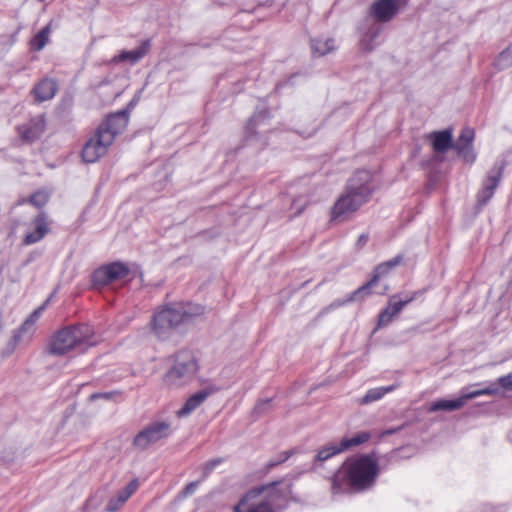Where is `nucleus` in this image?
<instances>
[{
	"label": "nucleus",
	"mask_w": 512,
	"mask_h": 512,
	"mask_svg": "<svg viewBox=\"0 0 512 512\" xmlns=\"http://www.w3.org/2000/svg\"><path fill=\"white\" fill-rule=\"evenodd\" d=\"M129 122V112L121 110L110 114L98 126L95 134L87 140L82 149V159L86 163H95L103 157L117 135L121 134Z\"/></svg>",
	"instance_id": "f257e3e1"
},
{
	"label": "nucleus",
	"mask_w": 512,
	"mask_h": 512,
	"mask_svg": "<svg viewBox=\"0 0 512 512\" xmlns=\"http://www.w3.org/2000/svg\"><path fill=\"white\" fill-rule=\"evenodd\" d=\"M372 174L367 170L356 171L348 180L343 193L331 210V218L345 219L367 203L373 193Z\"/></svg>",
	"instance_id": "f03ea898"
},
{
	"label": "nucleus",
	"mask_w": 512,
	"mask_h": 512,
	"mask_svg": "<svg viewBox=\"0 0 512 512\" xmlns=\"http://www.w3.org/2000/svg\"><path fill=\"white\" fill-rule=\"evenodd\" d=\"M378 473V464L371 456L363 455L352 459L344 463L342 469L335 474L332 481L333 492L345 490L341 484L342 480H345L346 485L355 492L370 489L375 484Z\"/></svg>",
	"instance_id": "7ed1b4c3"
},
{
	"label": "nucleus",
	"mask_w": 512,
	"mask_h": 512,
	"mask_svg": "<svg viewBox=\"0 0 512 512\" xmlns=\"http://www.w3.org/2000/svg\"><path fill=\"white\" fill-rule=\"evenodd\" d=\"M278 482L255 487L248 491L235 506V512H276L286 505V491L277 488Z\"/></svg>",
	"instance_id": "20e7f679"
},
{
	"label": "nucleus",
	"mask_w": 512,
	"mask_h": 512,
	"mask_svg": "<svg viewBox=\"0 0 512 512\" xmlns=\"http://www.w3.org/2000/svg\"><path fill=\"white\" fill-rule=\"evenodd\" d=\"M96 345L94 330L87 324L69 326L58 331L51 339L49 351L61 356L72 350L86 351Z\"/></svg>",
	"instance_id": "39448f33"
},
{
	"label": "nucleus",
	"mask_w": 512,
	"mask_h": 512,
	"mask_svg": "<svg viewBox=\"0 0 512 512\" xmlns=\"http://www.w3.org/2000/svg\"><path fill=\"white\" fill-rule=\"evenodd\" d=\"M198 365L194 354L189 350H181L175 355L173 366L164 376L169 387H181L189 383L195 376Z\"/></svg>",
	"instance_id": "423d86ee"
},
{
	"label": "nucleus",
	"mask_w": 512,
	"mask_h": 512,
	"mask_svg": "<svg viewBox=\"0 0 512 512\" xmlns=\"http://www.w3.org/2000/svg\"><path fill=\"white\" fill-rule=\"evenodd\" d=\"M180 324H182L181 314H179L173 304L163 307L154 314L151 321V329L157 338L164 340Z\"/></svg>",
	"instance_id": "0eeeda50"
},
{
	"label": "nucleus",
	"mask_w": 512,
	"mask_h": 512,
	"mask_svg": "<svg viewBox=\"0 0 512 512\" xmlns=\"http://www.w3.org/2000/svg\"><path fill=\"white\" fill-rule=\"evenodd\" d=\"M170 434L171 425L169 422H152L135 435L133 446L139 450H145L149 446L168 438Z\"/></svg>",
	"instance_id": "6e6552de"
},
{
	"label": "nucleus",
	"mask_w": 512,
	"mask_h": 512,
	"mask_svg": "<svg viewBox=\"0 0 512 512\" xmlns=\"http://www.w3.org/2000/svg\"><path fill=\"white\" fill-rule=\"evenodd\" d=\"M498 391V388L496 385L488 386L483 389L474 390L471 392L463 393L460 397L457 399H440L437 401H434L430 407L429 412H436L440 410L444 411H454L462 408L466 402L470 399H474L476 397L482 396V395H495V393Z\"/></svg>",
	"instance_id": "1a4fd4ad"
},
{
	"label": "nucleus",
	"mask_w": 512,
	"mask_h": 512,
	"mask_svg": "<svg viewBox=\"0 0 512 512\" xmlns=\"http://www.w3.org/2000/svg\"><path fill=\"white\" fill-rule=\"evenodd\" d=\"M505 168L504 160H497L489 170L486 179L483 181V187L477 194V202L483 206L493 197L494 192L502 178Z\"/></svg>",
	"instance_id": "9d476101"
},
{
	"label": "nucleus",
	"mask_w": 512,
	"mask_h": 512,
	"mask_svg": "<svg viewBox=\"0 0 512 512\" xmlns=\"http://www.w3.org/2000/svg\"><path fill=\"white\" fill-rule=\"evenodd\" d=\"M129 268L121 262H113L96 269L92 275L95 286H105L113 281L125 278Z\"/></svg>",
	"instance_id": "9b49d317"
},
{
	"label": "nucleus",
	"mask_w": 512,
	"mask_h": 512,
	"mask_svg": "<svg viewBox=\"0 0 512 512\" xmlns=\"http://www.w3.org/2000/svg\"><path fill=\"white\" fill-rule=\"evenodd\" d=\"M475 132L473 129L466 127L462 129L453 149L463 162L472 165L477 159V153L473 146Z\"/></svg>",
	"instance_id": "f8f14e48"
},
{
	"label": "nucleus",
	"mask_w": 512,
	"mask_h": 512,
	"mask_svg": "<svg viewBox=\"0 0 512 512\" xmlns=\"http://www.w3.org/2000/svg\"><path fill=\"white\" fill-rule=\"evenodd\" d=\"M404 0H378L370 7V15L379 23L391 21L399 12Z\"/></svg>",
	"instance_id": "ddd939ff"
},
{
	"label": "nucleus",
	"mask_w": 512,
	"mask_h": 512,
	"mask_svg": "<svg viewBox=\"0 0 512 512\" xmlns=\"http://www.w3.org/2000/svg\"><path fill=\"white\" fill-rule=\"evenodd\" d=\"M419 291L412 293L405 299H400L398 295H393L389 299L388 306L380 313L378 319V327L387 326L392 319L410 302L418 297Z\"/></svg>",
	"instance_id": "4468645a"
},
{
	"label": "nucleus",
	"mask_w": 512,
	"mask_h": 512,
	"mask_svg": "<svg viewBox=\"0 0 512 512\" xmlns=\"http://www.w3.org/2000/svg\"><path fill=\"white\" fill-rule=\"evenodd\" d=\"M427 140L432 145L433 150L436 153L444 154L450 148H453V134L451 129H445L441 131H433L426 136Z\"/></svg>",
	"instance_id": "2eb2a0df"
},
{
	"label": "nucleus",
	"mask_w": 512,
	"mask_h": 512,
	"mask_svg": "<svg viewBox=\"0 0 512 512\" xmlns=\"http://www.w3.org/2000/svg\"><path fill=\"white\" fill-rule=\"evenodd\" d=\"M138 487L139 482L137 479L130 481L123 489L117 492L115 497L110 498L105 510L107 512L119 511L128 499L138 490Z\"/></svg>",
	"instance_id": "dca6fc26"
},
{
	"label": "nucleus",
	"mask_w": 512,
	"mask_h": 512,
	"mask_svg": "<svg viewBox=\"0 0 512 512\" xmlns=\"http://www.w3.org/2000/svg\"><path fill=\"white\" fill-rule=\"evenodd\" d=\"M34 230L25 235L24 243L31 245L42 240L49 231L47 215L40 212L33 220Z\"/></svg>",
	"instance_id": "f3484780"
},
{
	"label": "nucleus",
	"mask_w": 512,
	"mask_h": 512,
	"mask_svg": "<svg viewBox=\"0 0 512 512\" xmlns=\"http://www.w3.org/2000/svg\"><path fill=\"white\" fill-rule=\"evenodd\" d=\"M382 30L383 28L379 23L374 22L369 24L359 40L360 49L364 52L373 51L378 44L377 39L382 33Z\"/></svg>",
	"instance_id": "a211bd4d"
},
{
	"label": "nucleus",
	"mask_w": 512,
	"mask_h": 512,
	"mask_svg": "<svg viewBox=\"0 0 512 512\" xmlns=\"http://www.w3.org/2000/svg\"><path fill=\"white\" fill-rule=\"evenodd\" d=\"M218 390L215 386L204 388L195 394H193L184 404V406L178 411L179 416H186L200 406L208 396L215 393Z\"/></svg>",
	"instance_id": "6ab92c4d"
},
{
	"label": "nucleus",
	"mask_w": 512,
	"mask_h": 512,
	"mask_svg": "<svg viewBox=\"0 0 512 512\" xmlns=\"http://www.w3.org/2000/svg\"><path fill=\"white\" fill-rule=\"evenodd\" d=\"M45 130V119L43 116H37L20 128L22 138L33 142L38 139Z\"/></svg>",
	"instance_id": "aec40b11"
},
{
	"label": "nucleus",
	"mask_w": 512,
	"mask_h": 512,
	"mask_svg": "<svg viewBox=\"0 0 512 512\" xmlns=\"http://www.w3.org/2000/svg\"><path fill=\"white\" fill-rule=\"evenodd\" d=\"M58 90L57 82L51 78L42 79L33 89L36 101L44 102L52 99Z\"/></svg>",
	"instance_id": "412c9836"
},
{
	"label": "nucleus",
	"mask_w": 512,
	"mask_h": 512,
	"mask_svg": "<svg viewBox=\"0 0 512 512\" xmlns=\"http://www.w3.org/2000/svg\"><path fill=\"white\" fill-rule=\"evenodd\" d=\"M151 43L149 40H145L139 47L131 51H122L119 55L113 58V62H124L128 61L130 64H136L139 62L150 50Z\"/></svg>",
	"instance_id": "4be33fe9"
},
{
	"label": "nucleus",
	"mask_w": 512,
	"mask_h": 512,
	"mask_svg": "<svg viewBox=\"0 0 512 512\" xmlns=\"http://www.w3.org/2000/svg\"><path fill=\"white\" fill-rule=\"evenodd\" d=\"M390 270L388 269H380V264L375 268L374 275L370 281H368L363 286L359 287L357 290H355L350 298L349 301L359 300L366 295L370 294L371 290L376 286L378 280L389 273Z\"/></svg>",
	"instance_id": "5701e85b"
},
{
	"label": "nucleus",
	"mask_w": 512,
	"mask_h": 512,
	"mask_svg": "<svg viewBox=\"0 0 512 512\" xmlns=\"http://www.w3.org/2000/svg\"><path fill=\"white\" fill-rule=\"evenodd\" d=\"M176 310L181 314L182 323L190 322L194 317L204 313V307L193 303L174 304Z\"/></svg>",
	"instance_id": "b1692460"
},
{
	"label": "nucleus",
	"mask_w": 512,
	"mask_h": 512,
	"mask_svg": "<svg viewBox=\"0 0 512 512\" xmlns=\"http://www.w3.org/2000/svg\"><path fill=\"white\" fill-rule=\"evenodd\" d=\"M311 49L314 54L324 56L335 50V40L333 38H317L311 41Z\"/></svg>",
	"instance_id": "393cba45"
},
{
	"label": "nucleus",
	"mask_w": 512,
	"mask_h": 512,
	"mask_svg": "<svg viewBox=\"0 0 512 512\" xmlns=\"http://www.w3.org/2000/svg\"><path fill=\"white\" fill-rule=\"evenodd\" d=\"M398 384H392L386 387L372 388L367 391L365 396L360 400L361 404H369L380 400L385 394L394 391Z\"/></svg>",
	"instance_id": "a878e982"
},
{
	"label": "nucleus",
	"mask_w": 512,
	"mask_h": 512,
	"mask_svg": "<svg viewBox=\"0 0 512 512\" xmlns=\"http://www.w3.org/2000/svg\"><path fill=\"white\" fill-rule=\"evenodd\" d=\"M370 437H371V434L369 432L362 431V432L355 434L352 437L343 438L341 440L339 446L343 452L351 447L358 446V445H361V444L367 442L370 439Z\"/></svg>",
	"instance_id": "bb28decb"
},
{
	"label": "nucleus",
	"mask_w": 512,
	"mask_h": 512,
	"mask_svg": "<svg viewBox=\"0 0 512 512\" xmlns=\"http://www.w3.org/2000/svg\"><path fill=\"white\" fill-rule=\"evenodd\" d=\"M50 35V25L42 28L31 40L30 45L33 50H42L48 42Z\"/></svg>",
	"instance_id": "cd10ccee"
},
{
	"label": "nucleus",
	"mask_w": 512,
	"mask_h": 512,
	"mask_svg": "<svg viewBox=\"0 0 512 512\" xmlns=\"http://www.w3.org/2000/svg\"><path fill=\"white\" fill-rule=\"evenodd\" d=\"M269 119V113L266 110L259 111L255 113L249 120L247 124V131L251 134L257 133V128L261 125H264L265 122Z\"/></svg>",
	"instance_id": "c85d7f7f"
},
{
	"label": "nucleus",
	"mask_w": 512,
	"mask_h": 512,
	"mask_svg": "<svg viewBox=\"0 0 512 512\" xmlns=\"http://www.w3.org/2000/svg\"><path fill=\"white\" fill-rule=\"evenodd\" d=\"M494 65L499 70H504L512 66V44L499 53L494 61Z\"/></svg>",
	"instance_id": "c756f323"
},
{
	"label": "nucleus",
	"mask_w": 512,
	"mask_h": 512,
	"mask_svg": "<svg viewBox=\"0 0 512 512\" xmlns=\"http://www.w3.org/2000/svg\"><path fill=\"white\" fill-rule=\"evenodd\" d=\"M340 452H342L340 446L332 444V445H329V446H326V447H323L322 449H320L318 451L317 455L315 456V459L317 461H325Z\"/></svg>",
	"instance_id": "7c9ffc66"
},
{
	"label": "nucleus",
	"mask_w": 512,
	"mask_h": 512,
	"mask_svg": "<svg viewBox=\"0 0 512 512\" xmlns=\"http://www.w3.org/2000/svg\"><path fill=\"white\" fill-rule=\"evenodd\" d=\"M49 200V194L45 191H37L30 197V203L35 207H43Z\"/></svg>",
	"instance_id": "2f4dec72"
},
{
	"label": "nucleus",
	"mask_w": 512,
	"mask_h": 512,
	"mask_svg": "<svg viewBox=\"0 0 512 512\" xmlns=\"http://www.w3.org/2000/svg\"><path fill=\"white\" fill-rule=\"evenodd\" d=\"M496 385L499 389L500 387L504 388L505 390H512V372L498 378L497 382L491 383L489 386ZM499 390L495 393L497 394Z\"/></svg>",
	"instance_id": "473e14b6"
},
{
	"label": "nucleus",
	"mask_w": 512,
	"mask_h": 512,
	"mask_svg": "<svg viewBox=\"0 0 512 512\" xmlns=\"http://www.w3.org/2000/svg\"><path fill=\"white\" fill-rule=\"evenodd\" d=\"M271 402L272 400L270 398L258 401L254 407L253 413L257 416L266 413L271 408Z\"/></svg>",
	"instance_id": "72a5a7b5"
},
{
	"label": "nucleus",
	"mask_w": 512,
	"mask_h": 512,
	"mask_svg": "<svg viewBox=\"0 0 512 512\" xmlns=\"http://www.w3.org/2000/svg\"><path fill=\"white\" fill-rule=\"evenodd\" d=\"M19 340H20V334L15 333L13 335V337L10 339V341L8 342L7 346L2 351V356L3 357L10 356L14 352Z\"/></svg>",
	"instance_id": "f704fd0d"
},
{
	"label": "nucleus",
	"mask_w": 512,
	"mask_h": 512,
	"mask_svg": "<svg viewBox=\"0 0 512 512\" xmlns=\"http://www.w3.org/2000/svg\"><path fill=\"white\" fill-rule=\"evenodd\" d=\"M291 454H292V451H284V452H282L278 457H276L275 459L270 460L267 463V465H266L267 468L271 469V468L276 467L277 465L285 462L286 460L289 459Z\"/></svg>",
	"instance_id": "c9c22d12"
},
{
	"label": "nucleus",
	"mask_w": 512,
	"mask_h": 512,
	"mask_svg": "<svg viewBox=\"0 0 512 512\" xmlns=\"http://www.w3.org/2000/svg\"><path fill=\"white\" fill-rule=\"evenodd\" d=\"M42 308H38L33 312L32 315L23 323L20 330L17 333H21L22 331H26L29 327L33 326L35 321L37 320Z\"/></svg>",
	"instance_id": "e433bc0d"
},
{
	"label": "nucleus",
	"mask_w": 512,
	"mask_h": 512,
	"mask_svg": "<svg viewBox=\"0 0 512 512\" xmlns=\"http://www.w3.org/2000/svg\"><path fill=\"white\" fill-rule=\"evenodd\" d=\"M42 308H38L33 312L32 315L23 323L20 330L17 333H21L22 331H26L29 327L33 326L35 321L37 320Z\"/></svg>",
	"instance_id": "4c0bfd02"
},
{
	"label": "nucleus",
	"mask_w": 512,
	"mask_h": 512,
	"mask_svg": "<svg viewBox=\"0 0 512 512\" xmlns=\"http://www.w3.org/2000/svg\"><path fill=\"white\" fill-rule=\"evenodd\" d=\"M42 308H38L33 312L32 315L23 323L20 330L17 333H21L22 331H26L29 327L33 326L35 321L37 320Z\"/></svg>",
	"instance_id": "58836bf2"
},
{
	"label": "nucleus",
	"mask_w": 512,
	"mask_h": 512,
	"mask_svg": "<svg viewBox=\"0 0 512 512\" xmlns=\"http://www.w3.org/2000/svg\"><path fill=\"white\" fill-rule=\"evenodd\" d=\"M307 201H303L302 199L300 198H297V199H294L292 204H291V208L295 210V212L293 213V217L295 216H298L299 214H301L304 209L306 208L307 206Z\"/></svg>",
	"instance_id": "ea45409f"
},
{
	"label": "nucleus",
	"mask_w": 512,
	"mask_h": 512,
	"mask_svg": "<svg viewBox=\"0 0 512 512\" xmlns=\"http://www.w3.org/2000/svg\"><path fill=\"white\" fill-rule=\"evenodd\" d=\"M221 462H222V459H220V458L213 459V460L206 462L203 465V477L204 478L207 477L214 470V468L217 465H219Z\"/></svg>",
	"instance_id": "a19ab883"
},
{
	"label": "nucleus",
	"mask_w": 512,
	"mask_h": 512,
	"mask_svg": "<svg viewBox=\"0 0 512 512\" xmlns=\"http://www.w3.org/2000/svg\"><path fill=\"white\" fill-rule=\"evenodd\" d=\"M402 261V256L401 255H397L395 256L393 259H390L388 261H385L383 263L380 264V269H388V270H391L393 268H395L396 266H398Z\"/></svg>",
	"instance_id": "79ce46f5"
},
{
	"label": "nucleus",
	"mask_w": 512,
	"mask_h": 512,
	"mask_svg": "<svg viewBox=\"0 0 512 512\" xmlns=\"http://www.w3.org/2000/svg\"><path fill=\"white\" fill-rule=\"evenodd\" d=\"M198 485H199V481H193V482L188 483L182 490L181 495L183 497H187V496L194 494L195 491L197 490Z\"/></svg>",
	"instance_id": "37998d69"
},
{
	"label": "nucleus",
	"mask_w": 512,
	"mask_h": 512,
	"mask_svg": "<svg viewBox=\"0 0 512 512\" xmlns=\"http://www.w3.org/2000/svg\"><path fill=\"white\" fill-rule=\"evenodd\" d=\"M118 395H119V393L117 391L106 392V393H94L90 396V398H91V400H96V399H100V398L109 400Z\"/></svg>",
	"instance_id": "c03bdc74"
},
{
	"label": "nucleus",
	"mask_w": 512,
	"mask_h": 512,
	"mask_svg": "<svg viewBox=\"0 0 512 512\" xmlns=\"http://www.w3.org/2000/svg\"><path fill=\"white\" fill-rule=\"evenodd\" d=\"M369 240V235L368 234H361L359 237H358V240L356 242V246L357 248L361 249L362 247H364L367 242Z\"/></svg>",
	"instance_id": "a18cd8bd"
},
{
	"label": "nucleus",
	"mask_w": 512,
	"mask_h": 512,
	"mask_svg": "<svg viewBox=\"0 0 512 512\" xmlns=\"http://www.w3.org/2000/svg\"><path fill=\"white\" fill-rule=\"evenodd\" d=\"M483 512H505L504 507H494V506H487L484 508Z\"/></svg>",
	"instance_id": "49530a36"
},
{
	"label": "nucleus",
	"mask_w": 512,
	"mask_h": 512,
	"mask_svg": "<svg viewBox=\"0 0 512 512\" xmlns=\"http://www.w3.org/2000/svg\"><path fill=\"white\" fill-rule=\"evenodd\" d=\"M2 273V269L0 268V274Z\"/></svg>",
	"instance_id": "de8ad7c7"
}]
</instances>
